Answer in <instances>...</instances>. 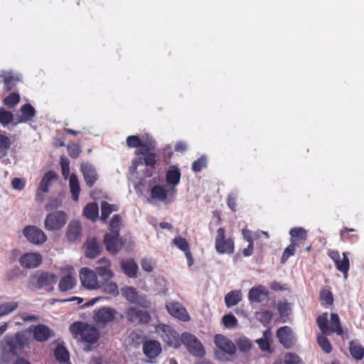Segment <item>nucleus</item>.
Listing matches in <instances>:
<instances>
[{"label":"nucleus","mask_w":364,"mask_h":364,"mask_svg":"<svg viewBox=\"0 0 364 364\" xmlns=\"http://www.w3.org/2000/svg\"><path fill=\"white\" fill-rule=\"evenodd\" d=\"M141 266L143 270L147 272H151L153 270V264L151 260L148 259H143L141 261Z\"/></svg>","instance_id":"nucleus-63"},{"label":"nucleus","mask_w":364,"mask_h":364,"mask_svg":"<svg viewBox=\"0 0 364 364\" xmlns=\"http://www.w3.org/2000/svg\"><path fill=\"white\" fill-rule=\"evenodd\" d=\"M43 262V257L38 252H27L19 258L21 266L25 269H33L38 267Z\"/></svg>","instance_id":"nucleus-13"},{"label":"nucleus","mask_w":364,"mask_h":364,"mask_svg":"<svg viewBox=\"0 0 364 364\" xmlns=\"http://www.w3.org/2000/svg\"><path fill=\"white\" fill-rule=\"evenodd\" d=\"M272 340V332L269 329H267L263 332V337L257 339L259 349L262 351H268L270 349V341Z\"/></svg>","instance_id":"nucleus-39"},{"label":"nucleus","mask_w":364,"mask_h":364,"mask_svg":"<svg viewBox=\"0 0 364 364\" xmlns=\"http://www.w3.org/2000/svg\"><path fill=\"white\" fill-rule=\"evenodd\" d=\"M155 331L159 337L169 347L178 348L181 346V336L169 325L160 323Z\"/></svg>","instance_id":"nucleus-4"},{"label":"nucleus","mask_w":364,"mask_h":364,"mask_svg":"<svg viewBox=\"0 0 364 364\" xmlns=\"http://www.w3.org/2000/svg\"><path fill=\"white\" fill-rule=\"evenodd\" d=\"M243 238L248 242V243H254V236L252 232L247 229H243L242 231Z\"/></svg>","instance_id":"nucleus-64"},{"label":"nucleus","mask_w":364,"mask_h":364,"mask_svg":"<svg viewBox=\"0 0 364 364\" xmlns=\"http://www.w3.org/2000/svg\"><path fill=\"white\" fill-rule=\"evenodd\" d=\"M70 189L73 200L77 201L80 192V184L77 176L73 173L70 177Z\"/></svg>","instance_id":"nucleus-41"},{"label":"nucleus","mask_w":364,"mask_h":364,"mask_svg":"<svg viewBox=\"0 0 364 364\" xmlns=\"http://www.w3.org/2000/svg\"><path fill=\"white\" fill-rule=\"evenodd\" d=\"M68 220V215L62 210H55L48 214L44 221V227L48 231L59 230Z\"/></svg>","instance_id":"nucleus-7"},{"label":"nucleus","mask_w":364,"mask_h":364,"mask_svg":"<svg viewBox=\"0 0 364 364\" xmlns=\"http://www.w3.org/2000/svg\"><path fill=\"white\" fill-rule=\"evenodd\" d=\"M18 306L16 301L6 302L0 305V317L9 314Z\"/></svg>","instance_id":"nucleus-48"},{"label":"nucleus","mask_w":364,"mask_h":364,"mask_svg":"<svg viewBox=\"0 0 364 364\" xmlns=\"http://www.w3.org/2000/svg\"><path fill=\"white\" fill-rule=\"evenodd\" d=\"M57 178L58 175L52 171H48L43 176L38 187L36 193V200L39 202H42L43 200L42 193H48L49 190V186L50 185L51 182L57 180Z\"/></svg>","instance_id":"nucleus-14"},{"label":"nucleus","mask_w":364,"mask_h":364,"mask_svg":"<svg viewBox=\"0 0 364 364\" xmlns=\"http://www.w3.org/2000/svg\"><path fill=\"white\" fill-rule=\"evenodd\" d=\"M7 343L13 351L16 348L28 345V338L24 333L17 332L14 338L8 341Z\"/></svg>","instance_id":"nucleus-31"},{"label":"nucleus","mask_w":364,"mask_h":364,"mask_svg":"<svg viewBox=\"0 0 364 364\" xmlns=\"http://www.w3.org/2000/svg\"><path fill=\"white\" fill-rule=\"evenodd\" d=\"M33 338L36 341L43 342L54 336L50 328L44 324L36 325L33 331Z\"/></svg>","instance_id":"nucleus-25"},{"label":"nucleus","mask_w":364,"mask_h":364,"mask_svg":"<svg viewBox=\"0 0 364 364\" xmlns=\"http://www.w3.org/2000/svg\"><path fill=\"white\" fill-rule=\"evenodd\" d=\"M76 284L75 278L70 275L68 274L63 277L59 282L58 287L60 291L65 292L71 290L75 287Z\"/></svg>","instance_id":"nucleus-37"},{"label":"nucleus","mask_w":364,"mask_h":364,"mask_svg":"<svg viewBox=\"0 0 364 364\" xmlns=\"http://www.w3.org/2000/svg\"><path fill=\"white\" fill-rule=\"evenodd\" d=\"M80 170L83 174L86 185L92 188L97 180V174L94 166L86 162L80 166Z\"/></svg>","instance_id":"nucleus-20"},{"label":"nucleus","mask_w":364,"mask_h":364,"mask_svg":"<svg viewBox=\"0 0 364 364\" xmlns=\"http://www.w3.org/2000/svg\"><path fill=\"white\" fill-rule=\"evenodd\" d=\"M168 312L173 317L183 321H188L190 316L186 309L178 302H169L166 305Z\"/></svg>","instance_id":"nucleus-18"},{"label":"nucleus","mask_w":364,"mask_h":364,"mask_svg":"<svg viewBox=\"0 0 364 364\" xmlns=\"http://www.w3.org/2000/svg\"><path fill=\"white\" fill-rule=\"evenodd\" d=\"M82 228L77 220H72L67 228L66 237L68 241L75 242L81 236Z\"/></svg>","instance_id":"nucleus-29"},{"label":"nucleus","mask_w":364,"mask_h":364,"mask_svg":"<svg viewBox=\"0 0 364 364\" xmlns=\"http://www.w3.org/2000/svg\"><path fill=\"white\" fill-rule=\"evenodd\" d=\"M22 272L19 267H15L8 271L5 275L7 282H11L14 279L20 277Z\"/></svg>","instance_id":"nucleus-58"},{"label":"nucleus","mask_w":364,"mask_h":364,"mask_svg":"<svg viewBox=\"0 0 364 364\" xmlns=\"http://www.w3.org/2000/svg\"><path fill=\"white\" fill-rule=\"evenodd\" d=\"M129 148H138L135 151L136 155L144 156V161L146 166L154 168L156 164V154L154 152L156 141L152 138L141 139L139 136L130 135L126 139Z\"/></svg>","instance_id":"nucleus-1"},{"label":"nucleus","mask_w":364,"mask_h":364,"mask_svg":"<svg viewBox=\"0 0 364 364\" xmlns=\"http://www.w3.org/2000/svg\"><path fill=\"white\" fill-rule=\"evenodd\" d=\"M70 331L74 338H80L87 343H95L100 338V333L97 328L82 321L72 323L70 326Z\"/></svg>","instance_id":"nucleus-2"},{"label":"nucleus","mask_w":364,"mask_h":364,"mask_svg":"<svg viewBox=\"0 0 364 364\" xmlns=\"http://www.w3.org/2000/svg\"><path fill=\"white\" fill-rule=\"evenodd\" d=\"M296 247L293 245L291 243L284 250L282 257H281V262L285 263L288 259L294 255L296 251Z\"/></svg>","instance_id":"nucleus-57"},{"label":"nucleus","mask_w":364,"mask_h":364,"mask_svg":"<svg viewBox=\"0 0 364 364\" xmlns=\"http://www.w3.org/2000/svg\"><path fill=\"white\" fill-rule=\"evenodd\" d=\"M126 318L129 323L136 324H146L151 320V316L148 311L134 306L127 309Z\"/></svg>","instance_id":"nucleus-9"},{"label":"nucleus","mask_w":364,"mask_h":364,"mask_svg":"<svg viewBox=\"0 0 364 364\" xmlns=\"http://www.w3.org/2000/svg\"><path fill=\"white\" fill-rule=\"evenodd\" d=\"M277 337L279 343L287 349L291 348L294 345V337L290 327L284 326L277 331Z\"/></svg>","instance_id":"nucleus-15"},{"label":"nucleus","mask_w":364,"mask_h":364,"mask_svg":"<svg viewBox=\"0 0 364 364\" xmlns=\"http://www.w3.org/2000/svg\"><path fill=\"white\" fill-rule=\"evenodd\" d=\"M181 176V173L178 168L172 166L166 173V181L171 186V188H175L179 183Z\"/></svg>","instance_id":"nucleus-33"},{"label":"nucleus","mask_w":364,"mask_h":364,"mask_svg":"<svg viewBox=\"0 0 364 364\" xmlns=\"http://www.w3.org/2000/svg\"><path fill=\"white\" fill-rule=\"evenodd\" d=\"M104 243L107 250L112 255L117 254L123 246V242L119 238V235H116V234H105Z\"/></svg>","instance_id":"nucleus-19"},{"label":"nucleus","mask_w":364,"mask_h":364,"mask_svg":"<svg viewBox=\"0 0 364 364\" xmlns=\"http://www.w3.org/2000/svg\"><path fill=\"white\" fill-rule=\"evenodd\" d=\"M342 256V259L340 257L338 262H335L334 263L336 269L343 274L345 278H347L350 262L346 252H343Z\"/></svg>","instance_id":"nucleus-40"},{"label":"nucleus","mask_w":364,"mask_h":364,"mask_svg":"<svg viewBox=\"0 0 364 364\" xmlns=\"http://www.w3.org/2000/svg\"><path fill=\"white\" fill-rule=\"evenodd\" d=\"M23 233L31 243L35 245H42L47 240L45 232L36 226L28 225L25 227Z\"/></svg>","instance_id":"nucleus-11"},{"label":"nucleus","mask_w":364,"mask_h":364,"mask_svg":"<svg viewBox=\"0 0 364 364\" xmlns=\"http://www.w3.org/2000/svg\"><path fill=\"white\" fill-rule=\"evenodd\" d=\"M109 225L111 234L119 235V230L122 226V217L118 214L114 215Z\"/></svg>","instance_id":"nucleus-47"},{"label":"nucleus","mask_w":364,"mask_h":364,"mask_svg":"<svg viewBox=\"0 0 364 364\" xmlns=\"http://www.w3.org/2000/svg\"><path fill=\"white\" fill-rule=\"evenodd\" d=\"M20 101V95L18 93H10L4 100V104L9 107H13Z\"/></svg>","instance_id":"nucleus-53"},{"label":"nucleus","mask_w":364,"mask_h":364,"mask_svg":"<svg viewBox=\"0 0 364 364\" xmlns=\"http://www.w3.org/2000/svg\"><path fill=\"white\" fill-rule=\"evenodd\" d=\"M118 210L117 206L109 204L107 201H102L101 203V216L100 219L102 221H107V218H109V215L114 212L117 211Z\"/></svg>","instance_id":"nucleus-44"},{"label":"nucleus","mask_w":364,"mask_h":364,"mask_svg":"<svg viewBox=\"0 0 364 364\" xmlns=\"http://www.w3.org/2000/svg\"><path fill=\"white\" fill-rule=\"evenodd\" d=\"M11 186L14 189L21 191L25 187V182H24L23 179H22V178H14L12 180Z\"/></svg>","instance_id":"nucleus-60"},{"label":"nucleus","mask_w":364,"mask_h":364,"mask_svg":"<svg viewBox=\"0 0 364 364\" xmlns=\"http://www.w3.org/2000/svg\"><path fill=\"white\" fill-rule=\"evenodd\" d=\"M120 267L124 272L129 278L137 277L138 265L134 262V259L128 258L122 259L120 262Z\"/></svg>","instance_id":"nucleus-23"},{"label":"nucleus","mask_w":364,"mask_h":364,"mask_svg":"<svg viewBox=\"0 0 364 364\" xmlns=\"http://www.w3.org/2000/svg\"><path fill=\"white\" fill-rule=\"evenodd\" d=\"M98 205L95 202L87 203L83 209L84 216L92 221H95L97 220L98 218Z\"/></svg>","instance_id":"nucleus-38"},{"label":"nucleus","mask_w":364,"mask_h":364,"mask_svg":"<svg viewBox=\"0 0 364 364\" xmlns=\"http://www.w3.org/2000/svg\"><path fill=\"white\" fill-rule=\"evenodd\" d=\"M13 119L14 115L11 112L5 110L3 108L0 109V124L4 126L8 125L12 122Z\"/></svg>","instance_id":"nucleus-52"},{"label":"nucleus","mask_w":364,"mask_h":364,"mask_svg":"<svg viewBox=\"0 0 364 364\" xmlns=\"http://www.w3.org/2000/svg\"><path fill=\"white\" fill-rule=\"evenodd\" d=\"M349 352L350 355L355 360H361L364 357V347L357 340H352L349 342Z\"/></svg>","instance_id":"nucleus-30"},{"label":"nucleus","mask_w":364,"mask_h":364,"mask_svg":"<svg viewBox=\"0 0 364 364\" xmlns=\"http://www.w3.org/2000/svg\"><path fill=\"white\" fill-rule=\"evenodd\" d=\"M21 115L16 124L24 123L31 120L36 114V110L31 104H25L21 107Z\"/></svg>","instance_id":"nucleus-32"},{"label":"nucleus","mask_w":364,"mask_h":364,"mask_svg":"<svg viewBox=\"0 0 364 364\" xmlns=\"http://www.w3.org/2000/svg\"><path fill=\"white\" fill-rule=\"evenodd\" d=\"M252 345L250 341L246 338H240L237 341V347L238 350L241 352H247L249 351Z\"/></svg>","instance_id":"nucleus-55"},{"label":"nucleus","mask_w":364,"mask_h":364,"mask_svg":"<svg viewBox=\"0 0 364 364\" xmlns=\"http://www.w3.org/2000/svg\"><path fill=\"white\" fill-rule=\"evenodd\" d=\"M98 263L102 264L96 267L95 270L98 275L107 281L114 277V272L111 269V262L106 257L100 258Z\"/></svg>","instance_id":"nucleus-24"},{"label":"nucleus","mask_w":364,"mask_h":364,"mask_svg":"<svg viewBox=\"0 0 364 364\" xmlns=\"http://www.w3.org/2000/svg\"><path fill=\"white\" fill-rule=\"evenodd\" d=\"M214 342L217 348L225 353L232 355L235 353V344L227 337L221 334H217L214 337Z\"/></svg>","instance_id":"nucleus-17"},{"label":"nucleus","mask_w":364,"mask_h":364,"mask_svg":"<svg viewBox=\"0 0 364 364\" xmlns=\"http://www.w3.org/2000/svg\"><path fill=\"white\" fill-rule=\"evenodd\" d=\"M215 248L220 255H232L235 252V242L231 237H225V229L219 228L215 240Z\"/></svg>","instance_id":"nucleus-6"},{"label":"nucleus","mask_w":364,"mask_h":364,"mask_svg":"<svg viewBox=\"0 0 364 364\" xmlns=\"http://www.w3.org/2000/svg\"><path fill=\"white\" fill-rule=\"evenodd\" d=\"M54 355L55 359L60 363H65L69 360L68 351L61 345H58L55 348L54 350Z\"/></svg>","instance_id":"nucleus-46"},{"label":"nucleus","mask_w":364,"mask_h":364,"mask_svg":"<svg viewBox=\"0 0 364 364\" xmlns=\"http://www.w3.org/2000/svg\"><path fill=\"white\" fill-rule=\"evenodd\" d=\"M143 351L148 358H154L158 356L161 351V344L156 341H146L144 343Z\"/></svg>","instance_id":"nucleus-27"},{"label":"nucleus","mask_w":364,"mask_h":364,"mask_svg":"<svg viewBox=\"0 0 364 364\" xmlns=\"http://www.w3.org/2000/svg\"><path fill=\"white\" fill-rule=\"evenodd\" d=\"M319 298L322 306L329 307L333 305V296L330 290L326 289H321L319 293Z\"/></svg>","instance_id":"nucleus-45"},{"label":"nucleus","mask_w":364,"mask_h":364,"mask_svg":"<svg viewBox=\"0 0 364 364\" xmlns=\"http://www.w3.org/2000/svg\"><path fill=\"white\" fill-rule=\"evenodd\" d=\"M242 299V292L240 290H232L225 296V304L230 308L237 305Z\"/></svg>","instance_id":"nucleus-36"},{"label":"nucleus","mask_w":364,"mask_h":364,"mask_svg":"<svg viewBox=\"0 0 364 364\" xmlns=\"http://www.w3.org/2000/svg\"><path fill=\"white\" fill-rule=\"evenodd\" d=\"M67 150L68 155L73 159L77 158L81 152L80 147L77 144L68 145Z\"/></svg>","instance_id":"nucleus-59"},{"label":"nucleus","mask_w":364,"mask_h":364,"mask_svg":"<svg viewBox=\"0 0 364 364\" xmlns=\"http://www.w3.org/2000/svg\"><path fill=\"white\" fill-rule=\"evenodd\" d=\"M328 314L327 312H324L316 318V323L322 333L325 335H330L332 333H336L337 335L341 336L343 333V331L341 327L338 315L335 313L331 314L330 327L328 324Z\"/></svg>","instance_id":"nucleus-3"},{"label":"nucleus","mask_w":364,"mask_h":364,"mask_svg":"<svg viewBox=\"0 0 364 364\" xmlns=\"http://www.w3.org/2000/svg\"><path fill=\"white\" fill-rule=\"evenodd\" d=\"M173 244L176 246L180 250L183 251L186 255L187 259L188 265L189 267L192 266L194 262L193 257L192 256L190 245L186 239L177 236L175 237L173 240Z\"/></svg>","instance_id":"nucleus-22"},{"label":"nucleus","mask_w":364,"mask_h":364,"mask_svg":"<svg viewBox=\"0 0 364 364\" xmlns=\"http://www.w3.org/2000/svg\"><path fill=\"white\" fill-rule=\"evenodd\" d=\"M291 243L299 248L304 245L307 240V231L301 228L296 227L290 230Z\"/></svg>","instance_id":"nucleus-21"},{"label":"nucleus","mask_w":364,"mask_h":364,"mask_svg":"<svg viewBox=\"0 0 364 364\" xmlns=\"http://www.w3.org/2000/svg\"><path fill=\"white\" fill-rule=\"evenodd\" d=\"M222 321L223 325L228 328H234L237 325V318L231 313L224 315L222 318Z\"/></svg>","instance_id":"nucleus-51"},{"label":"nucleus","mask_w":364,"mask_h":364,"mask_svg":"<svg viewBox=\"0 0 364 364\" xmlns=\"http://www.w3.org/2000/svg\"><path fill=\"white\" fill-rule=\"evenodd\" d=\"M324 335H318L317 342L323 352L330 353L332 351V346L328 339Z\"/></svg>","instance_id":"nucleus-49"},{"label":"nucleus","mask_w":364,"mask_h":364,"mask_svg":"<svg viewBox=\"0 0 364 364\" xmlns=\"http://www.w3.org/2000/svg\"><path fill=\"white\" fill-rule=\"evenodd\" d=\"M290 309L287 303H279L278 304V311L281 316H287L289 314Z\"/></svg>","instance_id":"nucleus-61"},{"label":"nucleus","mask_w":364,"mask_h":364,"mask_svg":"<svg viewBox=\"0 0 364 364\" xmlns=\"http://www.w3.org/2000/svg\"><path fill=\"white\" fill-rule=\"evenodd\" d=\"M122 294L127 301L133 304H138L144 308H149L150 303L148 301H144L140 303L139 296L136 289L131 287H127L122 289Z\"/></svg>","instance_id":"nucleus-28"},{"label":"nucleus","mask_w":364,"mask_h":364,"mask_svg":"<svg viewBox=\"0 0 364 364\" xmlns=\"http://www.w3.org/2000/svg\"><path fill=\"white\" fill-rule=\"evenodd\" d=\"M268 296V291L262 285L252 287L248 294V299L251 302L259 303L264 301Z\"/></svg>","instance_id":"nucleus-26"},{"label":"nucleus","mask_w":364,"mask_h":364,"mask_svg":"<svg viewBox=\"0 0 364 364\" xmlns=\"http://www.w3.org/2000/svg\"><path fill=\"white\" fill-rule=\"evenodd\" d=\"M11 141L9 136L4 133H0V157L7 155L8 151L11 146Z\"/></svg>","instance_id":"nucleus-43"},{"label":"nucleus","mask_w":364,"mask_h":364,"mask_svg":"<svg viewBox=\"0 0 364 364\" xmlns=\"http://www.w3.org/2000/svg\"><path fill=\"white\" fill-rule=\"evenodd\" d=\"M0 77L3 79V88L6 92L13 90L18 82V78L11 73H3Z\"/></svg>","instance_id":"nucleus-35"},{"label":"nucleus","mask_w":364,"mask_h":364,"mask_svg":"<svg viewBox=\"0 0 364 364\" xmlns=\"http://www.w3.org/2000/svg\"><path fill=\"white\" fill-rule=\"evenodd\" d=\"M57 276L52 272L37 271L29 277L28 287L31 289H40L55 284Z\"/></svg>","instance_id":"nucleus-5"},{"label":"nucleus","mask_w":364,"mask_h":364,"mask_svg":"<svg viewBox=\"0 0 364 364\" xmlns=\"http://www.w3.org/2000/svg\"><path fill=\"white\" fill-rule=\"evenodd\" d=\"M182 343L193 356L203 357L205 355V350L202 343L194 335L188 332L182 333Z\"/></svg>","instance_id":"nucleus-8"},{"label":"nucleus","mask_w":364,"mask_h":364,"mask_svg":"<svg viewBox=\"0 0 364 364\" xmlns=\"http://www.w3.org/2000/svg\"><path fill=\"white\" fill-rule=\"evenodd\" d=\"M355 232L353 228H344L340 231V236L343 241H349L350 242H356L359 240L357 234L353 233Z\"/></svg>","instance_id":"nucleus-42"},{"label":"nucleus","mask_w":364,"mask_h":364,"mask_svg":"<svg viewBox=\"0 0 364 364\" xmlns=\"http://www.w3.org/2000/svg\"><path fill=\"white\" fill-rule=\"evenodd\" d=\"M100 253V246L96 238H92L87 242L85 255L88 258H95Z\"/></svg>","instance_id":"nucleus-34"},{"label":"nucleus","mask_w":364,"mask_h":364,"mask_svg":"<svg viewBox=\"0 0 364 364\" xmlns=\"http://www.w3.org/2000/svg\"><path fill=\"white\" fill-rule=\"evenodd\" d=\"M176 188H171L169 190H166L165 188L161 185L154 186L151 191V198L154 200L167 203L170 202L176 195Z\"/></svg>","instance_id":"nucleus-10"},{"label":"nucleus","mask_w":364,"mask_h":364,"mask_svg":"<svg viewBox=\"0 0 364 364\" xmlns=\"http://www.w3.org/2000/svg\"><path fill=\"white\" fill-rule=\"evenodd\" d=\"M284 364H304L299 355L294 353H287L284 356Z\"/></svg>","instance_id":"nucleus-54"},{"label":"nucleus","mask_w":364,"mask_h":364,"mask_svg":"<svg viewBox=\"0 0 364 364\" xmlns=\"http://www.w3.org/2000/svg\"><path fill=\"white\" fill-rule=\"evenodd\" d=\"M102 291L105 293L112 294L113 296H117L119 294L118 286L115 282H105L102 284Z\"/></svg>","instance_id":"nucleus-50"},{"label":"nucleus","mask_w":364,"mask_h":364,"mask_svg":"<svg viewBox=\"0 0 364 364\" xmlns=\"http://www.w3.org/2000/svg\"><path fill=\"white\" fill-rule=\"evenodd\" d=\"M80 278L82 285L87 289H97L100 288L97 274L87 267H83L80 269Z\"/></svg>","instance_id":"nucleus-12"},{"label":"nucleus","mask_w":364,"mask_h":364,"mask_svg":"<svg viewBox=\"0 0 364 364\" xmlns=\"http://www.w3.org/2000/svg\"><path fill=\"white\" fill-rule=\"evenodd\" d=\"M117 311L111 307H102L95 311L94 319L97 323L106 324L112 321Z\"/></svg>","instance_id":"nucleus-16"},{"label":"nucleus","mask_w":364,"mask_h":364,"mask_svg":"<svg viewBox=\"0 0 364 364\" xmlns=\"http://www.w3.org/2000/svg\"><path fill=\"white\" fill-rule=\"evenodd\" d=\"M227 205L233 212L236 211V198L233 194H229L227 198Z\"/></svg>","instance_id":"nucleus-62"},{"label":"nucleus","mask_w":364,"mask_h":364,"mask_svg":"<svg viewBox=\"0 0 364 364\" xmlns=\"http://www.w3.org/2000/svg\"><path fill=\"white\" fill-rule=\"evenodd\" d=\"M206 166H207L206 158L205 156H202L193 163L192 170L194 172H200L203 168H205Z\"/></svg>","instance_id":"nucleus-56"}]
</instances>
